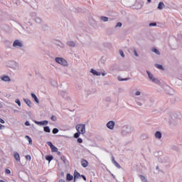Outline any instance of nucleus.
<instances>
[{"mask_svg":"<svg viewBox=\"0 0 182 182\" xmlns=\"http://www.w3.org/2000/svg\"><path fill=\"white\" fill-rule=\"evenodd\" d=\"M77 143H83V140L82 139V138H78L77 139Z\"/></svg>","mask_w":182,"mask_h":182,"instance_id":"nucleus-42","label":"nucleus"},{"mask_svg":"<svg viewBox=\"0 0 182 182\" xmlns=\"http://www.w3.org/2000/svg\"><path fill=\"white\" fill-rule=\"evenodd\" d=\"M67 180L68 181H72V180H73V176L70 175V173H68Z\"/></svg>","mask_w":182,"mask_h":182,"instance_id":"nucleus-24","label":"nucleus"},{"mask_svg":"<svg viewBox=\"0 0 182 182\" xmlns=\"http://www.w3.org/2000/svg\"><path fill=\"white\" fill-rule=\"evenodd\" d=\"M55 153H57V154H58V156H60V154H62V153L60 151H56Z\"/></svg>","mask_w":182,"mask_h":182,"instance_id":"nucleus-52","label":"nucleus"},{"mask_svg":"<svg viewBox=\"0 0 182 182\" xmlns=\"http://www.w3.org/2000/svg\"><path fill=\"white\" fill-rule=\"evenodd\" d=\"M112 176L113 178H116V176H114L113 173H112Z\"/></svg>","mask_w":182,"mask_h":182,"instance_id":"nucleus-54","label":"nucleus"},{"mask_svg":"<svg viewBox=\"0 0 182 182\" xmlns=\"http://www.w3.org/2000/svg\"><path fill=\"white\" fill-rule=\"evenodd\" d=\"M60 160L63 161L64 164H66V163H68V159H66V156H60Z\"/></svg>","mask_w":182,"mask_h":182,"instance_id":"nucleus-25","label":"nucleus"},{"mask_svg":"<svg viewBox=\"0 0 182 182\" xmlns=\"http://www.w3.org/2000/svg\"><path fill=\"white\" fill-rule=\"evenodd\" d=\"M101 21H102V22H108L109 18L106 16H101Z\"/></svg>","mask_w":182,"mask_h":182,"instance_id":"nucleus-27","label":"nucleus"},{"mask_svg":"<svg viewBox=\"0 0 182 182\" xmlns=\"http://www.w3.org/2000/svg\"><path fill=\"white\" fill-rule=\"evenodd\" d=\"M50 120H52L53 122H56V120H58V118L56 117V116L52 115L50 117Z\"/></svg>","mask_w":182,"mask_h":182,"instance_id":"nucleus-35","label":"nucleus"},{"mask_svg":"<svg viewBox=\"0 0 182 182\" xmlns=\"http://www.w3.org/2000/svg\"><path fill=\"white\" fill-rule=\"evenodd\" d=\"M47 144H48V146H49V147H50V149L53 146V144H52V142H50V141H47Z\"/></svg>","mask_w":182,"mask_h":182,"instance_id":"nucleus-41","label":"nucleus"},{"mask_svg":"<svg viewBox=\"0 0 182 182\" xmlns=\"http://www.w3.org/2000/svg\"><path fill=\"white\" fill-rule=\"evenodd\" d=\"M146 73L148 75L149 79L151 80L153 83H156V85H160V80H159V78H156L154 75L151 74V73H150L149 70H146Z\"/></svg>","mask_w":182,"mask_h":182,"instance_id":"nucleus-4","label":"nucleus"},{"mask_svg":"<svg viewBox=\"0 0 182 182\" xmlns=\"http://www.w3.org/2000/svg\"><path fill=\"white\" fill-rule=\"evenodd\" d=\"M101 75L102 76H106L107 75V73H106V71H103L102 73H101Z\"/></svg>","mask_w":182,"mask_h":182,"instance_id":"nucleus-48","label":"nucleus"},{"mask_svg":"<svg viewBox=\"0 0 182 182\" xmlns=\"http://www.w3.org/2000/svg\"><path fill=\"white\" fill-rule=\"evenodd\" d=\"M31 97H33V99H34V101L36 102V103H39V99H38V97H36V95L32 92Z\"/></svg>","mask_w":182,"mask_h":182,"instance_id":"nucleus-19","label":"nucleus"},{"mask_svg":"<svg viewBox=\"0 0 182 182\" xmlns=\"http://www.w3.org/2000/svg\"><path fill=\"white\" fill-rule=\"evenodd\" d=\"M90 182H92V181H90Z\"/></svg>","mask_w":182,"mask_h":182,"instance_id":"nucleus-59","label":"nucleus"},{"mask_svg":"<svg viewBox=\"0 0 182 182\" xmlns=\"http://www.w3.org/2000/svg\"><path fill=\"white\" fill-rule=\"evenodd\" d=\"M33 21H35V22H36V23H41L42 22V20L41 19V18L39 17H36L33 19Z\"/></svg>","mask_w":182,"mask_h":182,"instance_id":"nucleus-26","label":"nucleus"},{"mask_svg":"<svg viewBox=\"0 0 182 182\" xmlns=\"http://www.w3.org/2000/svg\"><path fill=\"white\" fill-rule=\"evenodd\" d=\"M34 123H36V124H38V126H46L48 123H49V122H48V120H44L41 122L34 121Z\"/></svg>","mask_w":182,"mask_h":182,"instance_id":"nucleus-9","label":"nucleus"},{"mask_svg":"<svg viewBox=\"0 0 182 182\" xmlns=\"http://www.w3.org/2000/svg\"><path fill=\"white\" fill-rule=\"evenodd\" d=\"M116 123H114V121H109L107 123V129H109V130H113L114 129V126H115Z\"/></svg>","mask_w":182,"mask_h":182,"instance_id":"nucleus-8","label":"nucleus"},{"mask_svg":"<svg viewBox=\"0 0 182 182\" xmlns=\"http://www.w3.org/2000/svg\"><path fill=\"white\" fill-rule=\"evenodd\" d=\"M15 103H16L18 106H21V100H19V99H16Z\"/></svg>","mask_w":182,"mask_h":182,"instance_id":"nucleus-39","label":"nucleus"},{"mask_svg":"<svg viewBox=\"0 0 182 182\" xmlns=\"http://www.w3.org/2000/svg\"><path fill=\"white\" fill-rule=\"evenodd\" d=\"M30 16L34 20L37 17L36 13H31Z\"/></svg>","mask_w":182,"mask_h":182,"instance_id":"nucleus-34","label":"nucleus"},{"mask_svg":"<svg viewBox=\"0 0 182 182\" xmlns=\"http://www.w3.org/2000/svg\"><path fill=\"white\" fill-rule=\"evenodd\" d=\"M1 80L4 82H11V78H9V76L8 75H4L1 77Z\"/></svg>","mask_w":182,"mask_h":182,"instance_id":"nucleus-16","label":"nucleus"},{"mask_svg":"<svg viewBox=\"0 0 182 182\" xmlns=\"http://www.w3.org/2000/svg\"><path fill=\"white\" fill-rule=\"evenodd\" d=\"M80 133H79V132H77V133H75V134H74V137H75V139H77L80 136Z\"/></svg>","mask_w":182,"mask_h":182,"instance_id":"nucleus-37","label":"nucleus"},{"mask_svg":"<svg viewBox=\"0 0 182 182\" xmlns=\"http://www.w3.org/2000/svg\"><path fill=\"white\" fill-rule=\"evenodd\" d=\"M46 160H47L48 161H52V160H53V156H48L46 157Z\"/></svg>","mask_w":182,"mask_h":182,"instance_id":"nucleus-30","label":"nucleus"},{"mask_svg":"<svg viewBox=\"0 0 182 182\" xmlns=\"http://www.w3.org/2000/svg\"><path fill=\"white\" fill-rule=\"evenodd\" d=\"M152 52L156 53V55H160V51H159V50H157V48H152Z\"/></svg>","mask_w":182,"mask_h":182,"instance_id":"nucleus-32","label":"nucleus"},{"mask_svg":"<svg viewBox=\"0 0 182 182\" xmlns=\"http://www.w3.org/2000/svg\"><path fill=\"white\" fill-rule=\"evenodd\" d=\"M23 102L28 107H32V102H31L29 99L23 98Z\"/></svg>","mask_w":182,"mask_h":182,"instance_id":"nucleus-13","label":"nucleus"},{"mask_svg":"<svg viewBox=\"0 0 182 182\" xmlns=\"http://www.w3.org/2000/svg\"><path fill=\"white\" fill-rule=\"evenodd\" d=\"M139 177H140V178H141V180L142 182H146V181H147V179H146V177H145L144 176H143V175H139Z\"/></svg>","mask_w":182,"mask_h":182,"instance_id":"nucleus-31","label":"nucleus"},{"mask_svg":"<svg viewBox=\"0 0 182 182\" xmlns=\"http://www.w3.org/2000/svg\"><path fill=\"white\" fill-rule=\"evenodd\" d=\"M156 170H159V166H156Z\"/></svg>","mask_w":182,"mask_h":182,"instance_id":"nucleus-56","label":"nucleus"},{"mask_svg":"<svg viewBox=\"0 0 182 182\" xmlns=\"http://www.w3.org/2000/svg\"><path fill=\"white\" fill-rule=\"evenodd\" d=\"M119 55L122 56V58H124V53L123 50H119Z\"/></svg>","mask_w":182,"mask_h":182,"instance_id":"nucleus-40","label":"nucleus"},{"mask_svg":"<svg viewBox=\"0 0 182 182\" xmlns=\"http://www.w3.org/2000/svg\"><path fill=\"white\" fill-rule=\"evenodd\" d=\"M0 123L5 124V120L2 119V118H0Z\"/></svg>","mask_w":182,"mask_h":182,"instance_id":"nucleus-47","label":"nucleus"},{"mask_svg":"<svg viewBox=\"0 0 182 182\" xmlns=\"http://www.w3.org/2000/svg\"><path fill=\"white\" fill-rule=\"evenodd\" d=\"M89 164V162L86 161V159H82L81 161V166L83 167H86Z\"/></svg>","mask_w":182,"mask_h":182,"instance_id":"nucleus-20","label":"nucleus"},{"mask_svg":"<svg viewBox=\"0 0 182 182\" xmlns=\"http://www.w3.org/2000/svg\"><path fill=\"white\" fill-rule=\"evenodd\" d=\"M82 176H80V173L79 172L75 171H74V181H75L76 178H80Z\"/></svg>","mask_w":182,"mask_h":182,"instance_id":"nucleus-17","label":"nucleus"},{"mask_svg":"<svg viewBox=\"0 0 182 182\" xmlns=\"http://www.w3.org/2000/svg\"><path fill=\"white\" fill-rule=\"evenodd\" d=\"M81 177L85 181H86V176H85V175H81Z\"/></svg>","mask_w":182,"mask_h":182,"instance_id":"nucleus-51","label":"nucleus"},{"mask_svg":"<svg viewBox=\"0 0 182 182\" xmlns=\"http://www.w3.org/2000/svg\"><path fill=\"white\" fill-rule=\"evenodd\" d=\"M134 56L138 57L139 54L137 53V51L136 50V49L134 50Z\"/></svg>","mask_w":182,"mask_h":182,"instance_id":"nucleus-46","label":"nucleus"},{"mask_svg":"<svg viewBox=\"0 0 182 182\" xmlns=\"http://www.w3.org/2000/svg\"><path fill=\"white\" fill-rule=\"evenodd\" d=\"M25 139H27V140H28V141L29 144H32V139H31V138H30V136H29L26 135V136H25Z\"/></svg>","mask_w":182,"mask_h":182,"instance_id":"nucleus-28","label":"nucleus"},{"mask_svg":"<svg viewBox=\"0 0 182 182\" xmlns=\"http://www.w3.org/2000/svg\"><path fill=\"white\" fill-rule=\"evenodd\" d=\"M51 150L53 152L56 153V151H58V148L56 146H55L54 145L53 146L50 147Z\"/></svg>","mask_w":182,"mask_h":182,"instance_id":"nucleus-33","label":"nucleus"},{"mask_svg":"<svg viewBox=\"0 0 182 182\" xmlns=\"http://www.w3.org/2000/svg\"><path fill=\"white\" fill-rule=\"evenodd\" d=\"M112 164H114V166H115V167H117V168H122V166H120V164H119V163H117V161H116V160H114V157L112 156Z\"/></svg>","mask_w":182,"mask_h":182,"instance_id":"nucleus-12","label":"nucleus"},{"mask_svg":"<svg viewBox=\"0 0 182 182\" xmlns=\"http://www.w3.org/2000/svg\"><path fill=\"white\" fill-rule=\"evenodd\" d=\"M132 133V127L128 125H124L122 127V136H127Z\"/></svg>","mask_w":182,"mask_h":182,"instance_id":"nucleus-5","label":"nucleus"},{"mask_svg":"<svg viewBox=\"0 0 182 182\" xmlns=\"http://www.w3.org/2000/svg\"><path fill=\"white\" fill-rule=\"evenodd\" d=\"M59 182H66V181H65V180H63V179H61L59 181Z\"/></svg>","mask_w":182,"mask_h":182,"instance_id":"nucleus-53","label":"nucleus"},{"mask_svg":"<svg viewBox=\"0 0 182 182\" xmlns=\"http://www.w3.org/2000/svg\"><path fill=\"white\" fill-rule=\"evenodd\" d=\"M26 160H28V161H31V158L30 155H26Z\"/></svg>","mask_w":182,"mask_h":182,"instance_id":"nucleus-43","label":"nucleus"},{"mask_svg":"<svg viewBox=\"0 0 182 182\" xmlns=\"http://www.w3.org/2000/svg\"><path fill=\"white\" fill-rule=\"evenodd\" d=\"M61 47L63 48V45Z\"/></svg>","mask_w":182,"mask_h":182,"instance_id":"nucleus-58","label":"nucleus"},{"mask_svg":"<svg viewBox=\"0 0 182 182\" xmlns=\"http://www.w3.org/2000/svg\"><path fill=\"white\" fill-rule=\"evenodd\" d=\"M25 125H26V126H31V123H29V122L26 121V122H25Z\"/></svg>","mask_w":182,"mask_h":182,"instance_id":"nucleus-49","label":"nucleus"},{"mask_svg":"<svg viewBox=\"0 0 182 182\" xmlns=\"http://www.w3.org/2000/svg\"><path fill=\"white\" fill-rule=\"evenodd\" d=\"M5 173H6V174H11V170H9V169H6V170H5Z\"/></svg>","mask_w":182,"mask_h":182,"instance_id":"nucleus-44","label":"nucleus"},{"mask_svg":"<svg viewBox=\"0 0 182 182\" xmlns=\"http://www.w3.org/2000/svg\"><path fill=\"white\" fill-rule=\"evenodd\" d=\"M44 132L46 133H50V128L49 127H44Z\"/></svg>","mask_w":182,"mask_h":182,"instance_id":"nucleus-29","label":"nucleus"},{"mask_svg":"<svg viewBox=\"0 0 182 182\" xmlns=\"http://www.w3.org/2000/svg\"><path fill=\"white\" fill-rule=\"evenodd\" d=\"M23 44L19 40H16L13 43V48H22Z\"/></svg>","mask_w":182,"mask_h":182,"instance_id":"nucleus-7","label":"nucleus"},{"mask_svg":"<svg viewBox=\"0 0 182 182\" xmlns=\"http://www.w3.org/2000/svg\"><path fill=\"white\" fill-rule=\"evenodd\" d=\"M141 95V92L140 90H136L134 93V98L135 99V102L137 106H139V107L143 106V103L140 102V100H141V98L138 97V96H140Z\"/></svg>","mask_w":182,"mask_h":182,"instance_id":"nucleus-1","label":"nucleus"},{"mask_svg":"<svg viewBox=\"0 0 182 182\" xmlns=\"http://www.w3.org/2000/svg\"><path fill=\"white\" fill-rule=\"evenodd\" d=\"M66 45L70 48H75L76 46V43L73 41H67Z\"/></svg>","mask_w":182,"mask_h":182,"instance_id":"nucleus-11","label":"nucleus"},{"mask_svg":"<svg viewBox=\"0 0 182 182\" xmlns=\"http://www.w3.org/2000/svg\"><path fill=\"white\" fill-rule=\"evenodd\" d=\"M122 23L121 22H118L115 28H122Z\"/></svg>","mask_w":182,"mask_h":182,"instance_id":"nucleus-38","label":"nucleus"},{"mask_svg":"<svg viewBox=\"0 0 182 182\" xmlns=\"http://www.w3.org/2000/svg\"><path fill=\"white\" fill-rule=\"evenodd\" d=\"M147 2H149V4H150V2H151V0H147Z\"/></svg>","mask_w":182,"mask_h":182,"instance_id":"nucleus-55","label":"nucleus"},{"mask_svg":"<svg viewBox=\"0 0 182 182\" xmlns=\"http://www.w3.org/2000/svg\"><path fill=\"white\" fill-rule=\"evenodd\" d=\"M1 107L0 106V108H1Z\"/></svg>","mask_w":182,"mask_h":182,"instance_id":"nucleus-60","label":"nucleus"},{"mask_svg":"<svg viewBox=\"0 0 182 182\" xmlns=\"http://www.w3.org/2000/svg\"><path fill=\"white\" fill-rule=\"evenodd\" d=\"M0 106L2 107V105L0 103Z\"/></svg>","mask_w":182,"mask_h":182,"instance_id":"nucleus-57","label":"nucleus"},{"mask_svg":"<svg viewBox=\"0 0 182 182\" xmlns=\"http://www.w3.org/2000/svg\"><path fill=\"white\" fill-rule=\"evenodd\" d=\"M14 157L18 162L21 161V156L18 152H14Z\"/></svg>","mask_w":182,"mask_h":182,"instance_id":"nucleus-14","label":"nucleus"},{"mask_svg":"<svg viewBox=\"0 0 182 182\" xmlns=\"http://www.w3.org/2000/svg\"><path fill=\"white\" fill-rule=\"evenodd\" d=\"M3 129H5V127L0 124V130H2Z\"/></svg>","mask_w":182,"mask_h":182,"instance_id":"nucleus-50","label":"nucleus"},{"mask_svg":"<svg viewBox=\"0 0 182 182\" xmlns=\"http://www.w3.org/2000/svg\"><path fill=\"white\" fill-rule=\"evenodd\" d=\"M162 134L159 131H157L154 134V136L158 139V140H160L161 139Z\"/></svg>","mask_w":182,"mask_h":182,"instance_id":"nucleus-15","label":"nucleus"},{"mask_svg":"<svg viewBox=\"0 0 182 182\" xmlns=\"http://www.w3.org/2000/svg\"><path fill=\"white\" fill-rule=\"evenodd\" d=\"M76 130L81 134L86 133V124H80L76 126Z\"/></svg>","mask_w":182,"mask_h":182,"instance_id":"nucleus-6","label":"nucleus"},{"mask_svg":"<svg viewBox=\"0 0 182 182\" xmlns=\"http://www.w3.org/2000/svg\"><path fill=\"white\" fill-rule=\"evenodd\" d=\"M165 6L166 5H164V3H163V1H160L158 4V9L161 11V9H163Z\"/></svg>","mask_w":182,"mask_h":182,"instance_id":"nucleus-18","label":"nucleus"},{"mask_svg":"<svg viewBox=\"0 0 182 182\" xmlns=\"http://www.w3.org/2000/svg\"><path fill=\"white\" fill-rule=\"evenodd\" d=\"M117 79H118V80H119V82H124V81L130 80V78H129V77H127V78H122V77H120V76H119V77H117Z\"/></svg>","mask_w":182,"mask_h":182,"instance_id":"nucleus-21","label":"nucleus"},{"mask_svg":"<svg viewBox=\"0 0 182 182\" xmlns=\"http://www.w3.org/2000/svg\"><path fill=\"white\" fill-rule=\"evenodd\" d=\"M157 26V23H149V26Z\"/></svg>","mask_w":182,"mask_h":182,"instance_id":"nucleus-45","label":"nucleus"},{"mask_svg":"<svg viewBox=\"0 0 182 182\" xmlns=\"http://www.w3.org/2000/svg\"><path fill=\"white\" fill-rule=\"evenodd\" d=\"M90 73H92L94 76H100L102 75V73L97 71L96 70L92 68L90 70Z\"/></svg>","mask_w":182,"mask_h":182,"instance_id":"nucleus-10","label":"nucleus"},{"mask_svg":"<svg viewBox=\"0 0 182 182\" xmlns=\"http://www.w3.org/2000/svg\"><path fill=\"white\" fill-rule=\"evenodd\" d=\"M55 62H56V63H58V65H61V66H64L65 68H67V66H68L69 65L68 63V61L65 60V58L61 57H56L55 58Z\"/></svg>","mask_w":182,"mask_h":182,"instance_id":"nucleus-3","label":"nucleus"},{"mask_svg":"<svg viewBox=\"0 0 182 182\" xmlns=\"http://www.w3.org/2000/svg\"><path fill=\"white\" fill-rule=\"evenodd\" d=\"M8 68L13 69V70H19V63H16V61L10 60L7 62Z\"/></svg>","mask_w":182,"mask_h":182,"instance_id":"nucleus-2","label":"nucleus"},{"mask_svg":"<svg viewBox=\"0 0 182 182\" xmlns=\"http://www.w3.org/2000/svg\"><path fill=\"white\" fill-rule=\"evenodd\" d=\"M155 68H156V69H159L160 70H164V67L160 64H155Z\"/></svg>","mask_w":182,"mask_h":182,"instance_id":"nucleus-22","label":"nucleus"},{"mask_svg":"<svg viewBox=\"0 0 182 182\" xmlns=\"http://www.w3.org/2000/svg\"><path fill=\"white\" fill-rule=\"evenodd\" d=\"M57 133H59V129H58L57 128H54L53 129V134H57Z\"/></svg>","mask_w":182,"mask_h":182,"instance_id":"nucleus-36","label":"nucleus"},{"mask_svg":"<svg viewBox=\"0 0 182 182\" xmlns=\"http://www.w3.org/2000/svg\"><path fill=\"white\" fill-rule=\"evenodd\" d=\"M136 9H141V8H143V4L141 3H136Z\"/></svg>","mask_w":182,"mask_h":182,"instance_id":"nucleus-23","label":"nucleus"}]
</instances>
